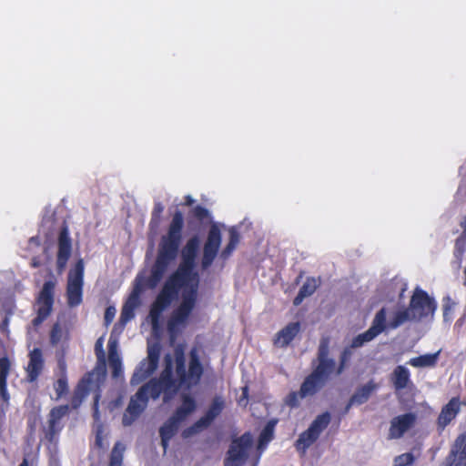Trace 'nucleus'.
Returning <instances> with one entry per match:
<instances>
[{
	"label": "nucleus",
	"instance_id": "54",
	"mask_svg": "<svg viewBox=\"0 0 466 466\" xmlns=\"http://www.w3.org/2000/svg\"><path fill=\"white\" fill-rule=\"evenodd\" d=\"M96 446L99 449L103 448V437L100 432L96 435Z\"/></svg>",
	"mask_w": 466,
	"mask_h": 466
},
{
	"label": "nucleus",
	"instance_id": "2",
	"mask_svg": "<svg viewBox=\"0 0 466 466\" xmlns=\"http://www.w3.org/2000/svg\"><path fill=\"white\" fill-rule=\"evenodd\" d=\"M175 372L177 379L173 377V360L169 354L164 358V369L157 379L164 389V400L173 397L180 388L187 390L199 384L204 374V367L200 360L197 348L190 350L188 354V369L186 367L185 351L182 345L174 350Z\"/></svg>",
	"mask_w": 466,
	"mask_h": 466
},
{
	"label": "nucleus",
	"instance_id": "19",
	"mask_svg": "<svg viewBox=\"0 0 466 466\" xmlns=\"http://www.w3.org/2000/svg\"><path fill=\"white\" fill-rule=\"evenodd\" d=\"M147 402L145 400H140L137 394L131 397L129 403L125 410L122 417V424L125 427L131 426L143 413L147 408Z\"/></svg>",
	"mask_w": 466,
	"mask_h": 466
},
{
	"label": "nucleus",
	"instance_id": "26",
	"mask_svg": "<svg viewBox=\"0 0 466 466\" xmlns=\"http://www.w3.org/2000/svg\"><path fill=\"white\" fill-rule=\"evenodd\" d=\"M179 427V424L169 418L163 426L159 429V435L161 438V445L166 451L168 447V442L172 437L176 434Z\"/></svg>",
	"mask_w": 466,
	"mask_h": 466
},
{
	"label": "nucleus",
	"instance_id": "62",
	"mask_svg": "<svg viewBox=\"0 0 466 466\" xmlns=\"http://www.w3.org/2000/svg\"><path fill=\"white\" fill-rule=\"evenodd\" d=\"M462 405L466 406V400L461 402Z\"/></svg>",
	"mask_w": 466,
	"mask_h": 466
},
{
	"label": "nucleus",
	"instance_id": "22",
	"mask_svg": "<svg viewBox=\"0 0 466 466\" xmlns=\"http://www.w3.org/2000/svg\"><path fill=\"white\" fill-rule=\"evenodd\" d=\"M390 380L395 391L413 387V382L410 380V371L402 365H398L393 370Z\"/></svg>",
	"mask_w": 466,
	"mask_h": 466
},
{
	"label": "nucleus",
	"instance_id": "12",
	"mask_svg": "<svg viewBox=\"0 0 466 466\" xmlns=\"http://www.w3.org/2000/svg\"><path fill=\"white\" fill-rule=\"evenodd\" d=\"M159 356L160 348L157 345L148 348L147 358L139 363L131 377L130 382L132 385L141 383L153 374L157 368Z\"/></svg>",
	"mask_w": 466,
	"mask_h": 466
},
{
	"label": "nucleus",
	"instance_id": "18",
	"mask_svg": "<svg viewBox=\"0 0 466 466\" xmlns=\"http://www.w3.org/2000/svg\"><path fill=\"white\" fill-rule=\"evenodd\" d=\"M461 401L459 397H452L445 404L438 416L437 425L441 430H444L459 414L461 410Z\"/></svg>",
	"mask_w": 466,
	"mask_h": 466
},
{
	"label": "nucleus",
	"instance_id": "58",
	"mask_svg": "<svg viewBox=\"0 0 466 466\" xmlns=\"http://www.w3.org/2000/svg\"><path fill=\"white\" fill-rule=\"evenodd\" d=\"M31 266L32 268H38L40 266V262L36 258H34L31 262Z\"/></svg>",
	"mask_w": 466,
	"mask_h": 466
},
{
	"label": "nucleus",
	"instance_id": "44",
	"mask_svg": "<svg viewBox=\"0 0 466 466\" xmlns=\"http://www.w3.org/2000/svg\"><path fill=\"white\" fill-rule=\"evenodd\" d=\"M190 218H195L199 223L208 220L210 218V213L208 208L201 205H198L190 210Z\"/></svg>",
	"mask_w": 466,
	"mask_h": 466
},
{
	"label": "nucleus",
	"instance_id": "42",
	"mask_svg": "<svg viewBox=\"0 0 466 466\" xmlns=\"http://www.w3.org/2000/svg\"><path fill=\"white\" fill-rule=\"evenodd\" d=\"M124 450L125 447L121 442H116L110 454L108 466H122Z\"/></svg>",
	"mask_w": 466,
	"mask_h": 466
},
{
	"label": "nucleus",
	"instance_id": "46",
	"mask_svg": "<svg viewBox=\"0 0 466 466\" xmlns=\"http://www.w3.org/2000/svg\"><path fill=\"white\" fill-rule=\"evenodd\" d=\"M182 403L180 405L181 408L188 411L189 413H193L197 409V402L195 399L189 394H183L181 396Z\"/></svg>",
	"mask_w": 466,
	"mask_h": 466
},
{
	"label": "nucleus",
	"instance_id": "6",
	"mask_svg": "<svg viewBox=\"0 0 466 466\" xmlns=\"http://www.w3.org/2000/svg\"><path fill=\"white\" fill-rule=\"evenodd\" d=\"M436 309V301L433 298H431L425 290L419 288L414 290L409 306L412 319L421 320L422 319L433 315Z\"/></svg>",
	"mask_w": 466,
	"mask_h": 466
},
{
	"label": "nucleus",
	"instance_id": "30",
	"mask_svg": "<svg viewBox=\"0 0 466 466\" xmlns=\"http://www.w3.org/2000/svg\"><path fill=\"white\" fill-rule=\"evenodd\" d=\"M377 385L373 380L369 381L365 385L357 389L354 394L350 397L351 402H355L357 405L365 403L370 397L371 393L376 390Z\"/></svg>",
	"mask_w": 466,
	"mask_h": 466
},
{
	"label": "nucleus",
	"instance_id": "48",
	"mask_svg": "<svg viewBox=\"0 0 466 466\" xmlns=\"http://www.w3.org/2000/svg\"><path fill=\"white\" fill-rule=\"evenodd\" d=\"M63 336V330L59 323H55L50 331V343L54 346L57 345Z\"/></svg>",
	"mask_w": 466,
	"mask_h": 466
},
{
	"label": "nucleus",
	"instance_id": "24",
	"mask_svg": "<svg viewBox=\"0 0 466 466\" xmlns=\"http://www.w3.org/2000/svg\"><path fill=\"white\" fill-rule=\"evenodd\" d=\"M162 392L164 393V389L161 384L157 378H153L147 383L140 387L136 394L138 399L145 400L146 402H148V395L153 400H157Z\"/></svg>",
	"mask_w": 466,
	"mask_h": 466
},
{
	"label": "nucleus",
	"instance_id": "5",
	"mask_svg": "<svg viewBox=\"0 0 466 466\" xmlns=\"http://www.w3.org/2000/svg\"><path fill=\"white\" fill-rule=\"evenodd\" d=\"M56 280L50 279L44 283L35 299L36 317L33 319L35 327L41 325L51 314L55 302Z\"/></svg>",
	"mask_w": 466,
	"mask_h": 466
},
{
	"label": "nucleus",
	"instance_id": "57",
	"mask_svg": "<svg viewBox=\"0 0 466 466\" xmlns=\"http://www.w3.org/2000/svg\"><path fill=\"white\" fill-rule=\"evenodd\" d=\"M30 243H35L36 245H39L40 244V241H39V238L38 237H32L30 238Z\"/></svg>",
	"mask_w": 466,
	"mask_h": 466
},
{
	"label": "nucleus",
	"instance_id": "4",
	"mask_svg": "<svg viewBox=\"0 0 466 466\" xmlns=\"http://www.w3.org/2000/svg\"><path fill=\"white\" fill-rule=\"evenodd\" d=\"M85 263L79 258L67 275L66 296L70 308L79 306L83 301Z\"/></svg>",
	"mask_w": 466,
	"mask_h": 466
},
{
	"label": "nucleus",
	"instance_id": "3",
	"mask_svg": "<svg viewBox=\"0 0 466 466\" xmlns=\"http://www.w3.org/2000/svg\"><path fill=\"white\" fill-rule=\"evenodd\" d=\"M329 338L322 337L319 340L317 352V365L314 366L310 374H309L300 385L299 391L289 392L285 403L290 408H297L299 405V399L315 395L328 381L329 376L333 373L335 360L329 358ZM315 360L312 362L314 365Z\"/></svg>",
	"mask_w": 466,
	"mask_h": 466
},
{
	"label": "nucleus",
	"instance_id": "32",
	"mask_svg": "<svg viewBox=\"0 0 466 466\" xmlns=\"http://www.w3.org/2000/svg\"><path fill=\"white\" fill-rule=\"evenodd\" d=\"M440 350L432 354H424L409 360V364L415 368L434 367L438 361Z\"/></svg>",
	"mask_w": 466,
	"mask_h": 466
},
{
	"label": "nucleus",
	"instance_id": "51",
	"mask_svg": "<svg viewBox=\"0 0 466 466\" xmlns=\"http://www.w3.org/2000/svg\"><path fill=\"white\" fill-rule=\"evenodd\" d=\"M99 400H100V393H99V391H97V392L95 394V397H94V402H93V406H92V409H93V417H94L96 420H98V419H99Z\"/></svg>",
	"mask_w": 466,
	"mask_h": 466
},
{
	"label": "nucleus",
	"instance_id": "27",
	"mask_svg": "<svg viewBox=\"0 0 466 466\" xmlns=\"http://www.w3.org/2000/svg\"><path fill=\"white\" fill-rule=\"evenodd\" d=\"M187 281V279L183 278L178 273L174 272L167 278L162 289L176 299L180 289L186 285Z\"/></svg>",
	"mask_w": 466,
	"mask_h": 466
},
{
	"label": "nucleus",
	"instance_id": "17",
	"mask_svg": "<svg viewBox=\"0 0 466 466\" xmlns=\"http://www.w3.org/2000/svg\"><path fill=\"white\" fill-rule=\"evenodd\" d=\"M445 466H466V435L460 434L446 458Z\"/></svg>",
	"mask_w": 466,
	"mask_h": 466
},
{
	"label": "nucleus",
	"instance_id": "47",
	"mask_svg": "<svg viewBox=\"0 0 466 466\" xmlns=\"http://www.w3.org/2000/svg\"><path fill=\"white\" fill-rule=\"evenodd\" d=\"M163 211L164 206L162 203L156 202L151 212L150 225L157 226L159 224Z\"/></svg>",
	"mask_w": 466,
	"mask_h": 466
},
{
	"label": "nucleus",
	"instance_id": "53",
	"mask_svg": "<svg viewBox=\"0 0 466 466\" xmlns=\"http://www.w3.org/2000/svg\"><path fill=\"white\" fill-rule=\"evenodd\" d=\"M116 314V309L113 306H109L105 311V321L106 324L112 322Z\"/></svg>",
	"mask_w": 466,
	"mask_h": 466
},
{
	"label": "nucleus",
	"instance_id": "61",
	"mask_svg": "<svg viewBox=\"0 0 466 466\" xmlns=\"http://www.w3.org/2000/svg\"><path fill=\"white\" fill-rule=\"evenodd\" d=\"M464 275H465L464 286L466 287V266H465V268H464Z\"/></svg>",
	"mask_w": 466,
	"mask_h": 466
},
{
	"label": "nucleus",
	"instance_id": "21",
	"mask_svg": "<svg viewBox=\"0 0 466 466\" xmlns=\"http://www.w3.org/2000/svg\"><path fill=\"white\" fill-rule=\"evenodd\" d=\"M44 368V359L42 350L38 348L34 349L29 353V362L25 369L26 379L29 382H34L37 380Z\"/></svg>",
	"mask_w": 466,
	"mask_h": 466
},
{
	"label": "nucleus",
	"instance_id": "43",
	"mask_svg": "<svg viewBox=\"0 0 466 466\" xmlns=\"http://www.w3.org/2000/svg\"><path fill=\"white\" fill-rule=\"evenodd\" d=\"M375 338L376 336L374 335V333H372L371 330L367 329L365 332L359 334L358 336L353 338L350 345L353 349L360 348L365 343L371 341Z\"/></svg>",
	"mask_w": 466,
	"mask_h": 466
},
{
	"label": "nucleus",
	"instance_id": "20",
	"mask_svg": "<svg viewBox=\"0 0 466 466\" xmlns=\"http://www.w3.org/2000/svg\"><path fill=\"white\" fill-rule=\"evenodd\" d=\"M299 331L300 323L299 321L289 323L275 335L274 345L279 348L288 347Z\"/></svg>",
	"mask_w": 466,
	"mask_h": 466
},
{
	"label": "nucleus",
	"instance_id": "55",
	"mask_svg": "<svg viewBox=\"0 0 466 466\" xmlns=\"http://www.w3.org/2000/svg\"><path fill=\"white\" fill-rule=\"evenodd\" d=\"M194 202H195V200L192 198L191 196L187 195V196L185 197V203H184V205L191 206V205H193Z\"/></svg>",
	"mask_w": 466,
	"mask_h": 466
},
{
	"label": "nucleus",
	"instance_id": "41",
	"mask_svg": "<svg viewBox=\"0 0 466 466\" xmlns=\"http://www.w3.org/2000/svg\"><path fill=\"white\" fill-rule=\"evenodd\" d=\"M412 319H411V313L410 312L409 309H405L403 310L397 311L389 323V327L390 329H397L400 325H402L404 322Z\"/></svg>",
	"mask_w": 466,
	"mask_h": 466
},
{
	"label": "nucleus",
	"instance_id": "49",
	"mask_svg": "<svg viewBox=\"0 0 466 466\" xmlns=\"http://www.w3.org/2000/svg\"><path fill=\"white\" fill-rule=\"evenodd\" d=\"M95 353L97 358L98 362H100L103 366L106 365V355L103 349V338H99L95 344Z\"/></svg>",
	"mask_w": 466,
	"mask_h": 466
},
{
	"label": "nucleus",
	"instance_id": "15",
	"mask_svg": "<svg viewBox=\"0 0 466 466\" xmlns=\"http://www.w3.org/2000/svg\"><path fill=\"white\" fill-rule=\"evenodd\" d=\"M190 315L191 313L178 307L172 311L167 322V329L172 342L177 339L182 329L186 327Z\"/></svg>",
	"mask_w": 466,
	"mask_h": 466
},
{
	"label": "nucleus",
	"instance_id": "60",
	"mask_svg": "<svg viewBox=\"0 0 466 466\" xmlns=\"http://www.w3.org/2000/svg\"><path fill=\"white\" fill-rule=\"evenodd\" d=\"M450 310V307L449 306H444V309H443V313H444V316H446L448 314V311Z\"/></svg>",
	"mask_w": 466,
	"mask_h": 466
},
{
	"label": "nucleus",
	"instance_id": "9",
	"mask_svg": "<svg viewBox=\"0 0 466 466\" xmlns=\"http://www.w3.org/2000/svg\"><path fill=\"white\" fill-rule=\"evenodd\" d=\"M224 407L225 401L222 397L216 396L212 400L205 415L194 422L190 427L184 430L183 436L187 438L209 427L213 420L222 412Z\"/></svg>",
	"mask_w": 466,
	"mask_h": 466
},
{
	"label": "nucleus",
	"instance_id": "28",
	"mask_svg": "<svg viewBox=\"0 0 466 466\" xmlns=\"http://www.w3.org/2000/svg\"><path fill=\"white\" fill-rule=\"evenodd\" d=\"M198 297V284L192 285L189 289H186L182 293V300L177 306L178 308L192 313Z\"/></svg>",
	"mask_w": 466,
	"mask_h": 466
},
{
	"label": "nucleus",
	"instance_id": "37",
	"mask_svg": "<svg viewBox=\"0 0 466 466\" xmlns=\"http://www.w3.org/2000/svg\"><path fill=\"white\" fill-rule=\"evenodd\" d=\"M330 420V413L329 411H325L318 415L309 427L315 430V432L319 436L320 433L329 426Z\"/></svg>",
	"mask_w": 466,
	"mask_h": 466
},
{
	"label": "nucleus",
	"instance_id": "36",
	"mask_svg": "<svg viewBox=\"0 0 466 466\" xmlns=\"http://www.w3.org/2000/svg\"><path fill=\"white\" fill-rule=\"evenodd\" d=\"M330 420V413L329 411H325L318 415L309 427L315 430V432L319 436L320 433L329 426Z\"/></svg>",
	"mask_w": 466,
	"mask_h": 466
},
{
	"label": "nucleus",
	"instance_id": "52",
	"mask_svg": "<svg viewBox=\"0 0 466 466\" xmlns=\"http://www.w3.org/2000/svg\"><path fill=\"white\" fill-rule=\"evenodd\" d=\"M241 396L239 397V399L238 400V402L239 405L241 406H244L246 407L248 405V386H244L242 387L241 389Z\"/></svg>",
	"mask_w": 466,
	"mask_h": 466
},
{
	"label": "nucleus",
	"instance_id": "7",
	"mask_svg": "<svg viewBox=\"0 0 466 466\" xmlns=\"http://www.w3.org/2000/svg\"><path fill=\"white\" fill-rule=\"evenodd\" d=\"M250 432H245L240 437L233 439L225 460V466H241L248 457L252 446Z\"/></svg>",
	"mask_w": 466,
	"mask_h": 466
},
{
	"label": "nucleus",
	"instance_id": "14",
	"mask_svg": "<svg viewBox=\"0 0 466 466\" xmlns=\"http://www.w3.org/2000/svg\"><path fill=\"white\" fill-rule=\"evenodd\" d=\"M174 299V297L164 289H161L149 309V318L153 330L159 329L161 314Z\"/></svg>",
	"mask_w": 466,
	"mask_h": 466
},
{
	"label": "nucleus",
	"instance_id": "25",
	"mask_svg": "<svg viewBox=\"0 0 466 466\" xmlns=\"http://www.w3.org/2000/svg\"><path fill=\"white\" fill-rule=\"evenodd\" d=\"M320 280L314 277L307 278L306 281L300 287L299 293L294 298L293 304L299 306L305 298L311 296L319 288Z\"/></svg>",
	"mask_w": 466,
	"mask_h": 466
},
{
	"label": "nucleus",
	"instance_id": "23",
	"mask_svg": "<svg viewBox=\"0 0 466 466\" xmlns=\"http://www.w3.org/2000/svg\"><path fill=\"white\" fill-rule=\"evenodd\" d=\"M108 361L112 370V377L115 379L119 378L123 374L121 358L117 352V340L112 338L108 340Z\"/></svg>",
	"mask_w": 466,
	"mask_h": 466
},
{
	"label": "nucleus",
	"instance_id": "56",
	"mask_svg": "<svg viewBox=\"0 0 466 466\" xmlns=\"http://www.w3.org/2000/svg\"><path fill=\"white\" fill-rule=\"evenodd\" d=\"M354 404H356V403H355V402H351V398H350V400L348 401V403H347V405H346L345 409H344V413H345V414H346V413H348V412H349V410H350V408H351Z\"/></svg>",
	"mask_w": 466,
	"mask_h": 466
},
{
	"label": "nucleus",
	"instance_id": "10",
	"mask_svg": "<svg viewBox=\"0 0 466 466\" xmlns=\"http://www.w3.org/2000/svg\"><path fill=\"white\" fill-rule=\"evenodd\" d=\"M222 236L220 228L217 224H212L208 229L207 239L203 246V254L201 258L202 269H208L218 256Z\"/></svg>",
	"mask_w": 466,
	"mask_h": 466
},
{
	"label": "nucleus",
	"instance_id": "45",
	"mask_svg": "<svg viewBox=\"0 0 466 466\" xmlns=\"http://www.w3.org/2000/svg\"><path fill=\"white\" fill-rule=\"evenodd\" d=\"M415 461V457L410 452L402 453L394 459V466H410Z\"/></svg>",
	"mask_w": 466,
	"mask_h": 466
},
{
	"label": "nucleus",
	"instance_id": "29",
	"mask_svg": "<svg viewBox=\"0 0 466 466\" xmlns=\"http://www.w3.org/2000/svg\"><path fill=\"white\" fill-rule=\"evenodd\" d=\"M319 435L315 432V430L309 427L308 430L304 431L299 436L295 442V447L298 451L305 452L318 439Z\"/></svg>",
	"mask_w": 466,
	"mask_h": 466
},
{
	"label": "nucleus",
	"instance_id": "38",
	"mask_svg": "<svg viewBox=\"0 0 466 466\" xmlns=\"http://www.w3.org/2000/svg\"><path fill=\"white\" fill-rule=\"evenodd\" d=\"M353 348L350 345L345 347L339 355V365L334 367L333 372L336 371L337 375H340L344 370L348 367L349 361L353 354Z\"/></svg>",
	"mask_w": 466,
	"mask_h": 466
},
{
	"label": "nucleus",
	"instance_id": "13",
	"mask_svg": "<svg viewBox=\"0 0 466 466\" xmlns=\"http://www.w3.org/2000/svg\"><path fill=\"white\" fill-rule=\"evenodd\" d=\"M417 422V415L413 412H407L393 417L390 422L388 439L398 440L412 429Z\"/></svg>",
	"mask_w": 466,
	"mask_h": 466
},
{
	"label": "nucleus",
	"instance_id": "59",
	"mask_svg": "<svg viewBox=\"0 0 466 466\" xmlns=\"http://www.w3.org/2000/svg\"><path fill=\"white\" fill-rule=\"evenodd\" d=\"M19 466H29L27 459L24 458L23 461L19 464Z\"/></svg>",
	"mask_w": 466,
	"mask_h": 466
},
{
	"label": "nucleus",
	"instance_id": "39",
	"mask_svg": "<svg viewBox=\"0 0 466 466\" xmlns=\"http://www.w3.org/2000/svg\"><path fill=\"white\" fill-rule=\"evenodd\" d=\"M200 239L198 235H194L187 239L186 245L182 248L181 255L187 257L197 258L198 250L199 248Z\"/></svg>",
	"mask_w": 466,
	"mask_h": 466
},
{
	"label": "nucleus",
	"instance_id": "16",
	"mask_svg": "<svg viewBox=\"0 0 466 466\" xmlns=\"http://www.w3.org/2000/svg\"><path fill=\"white\" fill-rule=\"evenodd\" d=\"M95 372L89 371L84 374L76 384L71 399L72 407L78 408L83 400L88 396L94 384Z\"/></svg>",
	"mask_w": 466,
	"mask_h": 466
},
{
	"label": "nucleus",
	"instance_id": "33",
	"mask_svg": "<svg viewBox=\"0 0 466 466\" xmlns=\"http://www.w3.org/2000/svg\"><path fill=\"white\" fill-rule=\"evenodd\" d=\"M387 328V311L385 308L380 309L375 315L369 330L377 337Z\"/></svg>",
	"mask_w": 466,
	"mask_h": 466
},
{
	"label": "nucleus",
	"instance_id": "34",
	"mask_svg": "<svg viewBox=\"0 0 466 466\" xmlns=\"http://www.w3.org/2000/svg\"><path fill=\"white\" fill-rule=\"evenodd\" d=\"M278 423V420L273 419L267 422L263 430L261 431L258 437V448L263 449L266 447L269 441H271L274 438V431L275 427Z\"/></svg>",
	"mask_w": 466,
	"mask_h": 466
},
{
	"label": "nucleus",
	"instance_id": "8",
	"mask_svg": "<svg viewBox=\"0 0 466 466\" xmlns=\"http://www.w3.org/2000/svg\"><path fill=\"white\" fill-rule=\"evenodd\" d=\"M56 246V266L57 272L62 273L65 271L73 251V241L66 222H64L59 229Z\"/></svg>",
	"mask_w": 466,
	"mask_h": 466
},
{
	"label": "nucleus",
	"instance_id": "35",
	"mask_svg": "<svg viewBox=\"0 0 466 466\" xmlns=\"http://www.w3.org/2000/svg\"><path fill=\"white\" fill-rule=\"evenodd\" d=\"M181 263L179 264L178 268L175 272L178 273L183 278L188 279L193 273L196 258L185 255H181Z\"/></svg>",
	"mask_w": 466,
	"mask_h": 466
},
{
	"label": "nucleus",
	"instance_id": "11",
	"mask_svg": "<svg viewBox=\"0 0 466 466\" xmlns=\"http://www.w3.org/2000/svg\"><path fill=\"white\" fill-rule=\"evenodd\" d=\"M69 412L68 405H60L54 407L49 414L47 420V425L44 429L45 439L49 443L56 444L58 441L59 434L64 428L62 420Z\"/></svg>",
	"mask_w": 466,
	"mask_h": 466
},
{
	"label": "nucleus",
	"instance_id": "50",
	"mask_svg": "<svg viewBox=\"0 0 466 466\" xmlns=\"http://www.w3.org/2000/svg\"><path fill=\"white\" fill-rule=\"evenodd\" d=\"M191 413L181 408L180 406L177 408L173 415L170 417L172 420L180 424L184 421Z\"/></svg>",
	"mask_w": 466,
	"mask_h": 466
},
{
	"label": "nucleus",
	"instance_id": "31",
	"mask_svg": "<svg viewBox=\"0 0 466 466\" xmlns=\"http://www.w3.org/2000/svg\"><path fill=\"white\" fill-rule=\"evenodd\" d=\"M228 235H229L228 242L220 252V258L223 260H227L231 256V254L236 249V248L238 247L239 240H240L239 233L234 228H231L228 230Z\"/></svg>",
	"mask_w": 466,
	"mask_h": 466
},
{
	"label": "nucleus",
	"instance_id": "40",
	"mask_svg": "<svg viewBox=\"0 0 466 466\" xmlns=\"http://www.w3.org/2000/svg\"><path fill=\"white\" fill-rule=\"evenodd\" d=\"M54 390L56 394V399H60L68 391L67 376L65 367L62 370L60 377L54 382Z\"/></svg>",
	"mask_w": 466,
	"mask_h": 466
},
{
	"label": "nucleus",
	"instance_id": "1",
	"mask_svg": "<svg viewBox=\"0 0 466 466\" xmlns=\"http://www.w3.org/2000/svg\"><path fill=\"white\" fill-rule=\"evenodd\" d=\"M184 224L183 213L180 210H176L167 227V233L160 238L150 276L147 279L137 276L134 281L133 290L121 311L119 320L122 324H126L135 317L134 311L140 303V295L146 286L149 289H155L163 279L169 265L177 258L183 238Z\"/></svg>",
	"mask_w": 466,
	"mask_h": 466
}]
</instances>
